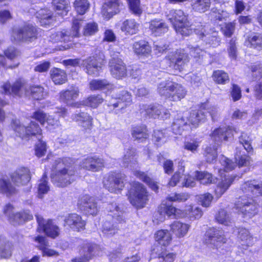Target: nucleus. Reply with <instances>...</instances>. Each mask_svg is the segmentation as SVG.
Here are the masks:
<instances>
[{
  "mask_svg": "<svg viewBox=\"0 0 262 262\" xmlns=\"http://www.w3.org/2000/svg\"><path fill=\"white\" fill-rule=\"evenodd\" d=\"M11 180L0 178V192L8 197L16 194L18 191L17 188H23L25 192L31 191V173L29 168L21 167L9 174Z\"/></svg>",
  "mask_w": 262,
  "mask_h": 262,
  "instance_id": "obj_1",
  "label": "nucleus"
},
{
  "mask_svg": "<svg viewBox=\"0 0 262 262\" xmlns=\"http://www.w3.org/2000/svg\"><path fill=\"white\" fill-rule=\"evenodd\" d=\"M56 169L50 174L51 182L59 188H65L75 182L77 178V169L71 158L63 157L54 163Z\"/></svg>",
  "mask_w": 262,
  "mask_h": 262,
  "instance_id": "obj_2",
  "label": "nucleus"
},
{
  "mask_svg": "<svg viewBox=\"0 0 262 262\" xmlns=\"http://www.w3.org/2000/svg\"><path fill=\"white\" fill-rule=\"evenodd\" d=\"M157 91L160 97L171 102L181 101L187 94L186 89L182 84L170 80L160 82Z\"/></svg>",
  "mask_w": 262,
  "mask_h": 262,
  "instance_id": "obj_3",
  "label": "nucleus"
},
{
  "mask_svg": "<svg viewBox=\"0 0 262 262\" xmlns=\"http://www.w3.org/2000/svg\"><path fill=\"white\" fill-rule=\"evenodd\" d=\"M126 196L130 204L136 209H141L146 206L150 194L147 188L141 182L134 181L129 183Z\"/></svg>",
  "mask_w": 262,
  "mask_h": 262,
  "instance_id": "obj_4",
  "label": "nucleus"
},
{
  "mask_svg": "<svg viewBox=\"0 0 262 262\" xmlns=\"http://www.w3.org/2000/svg\"><path fill=\"white\" fill-rule=\"evenodd\" d=\"M42 30L28 23L18 28H12L11 39L12 41L32 42L41 36Z\"/></svg>",
  "mask_w": 262,
  "mask_h": 262,
  "instance_id": "obj_5",
  "label": "nucleus"
},
{
  "mask_svg": "<svg viewBox=\"0 0 262 262\" xmlns=\"http://www.w3.org/2000/svg\"><path fill=\"white\" fill-rule=\"evenodd\" d=\"M11 125L16 136L23 140H29L33 138L37 139L43 138L42 129L36 121H31L27 126H25L16 120H12Z\"/></svg>",
  "mask_w": 262,
  "mask_h": 262,
  "instance_id": "obj_6",
  "label": "nucleus"
},
{
  "mask_svg": "<svg viewBox=\"0 0 262 262\" xmlns=\"http://www.w3.org/2000/svg\"><path fill=\"white\" fill-rule=\"evenodd\" d=\"M169 20L177 34L183 36H188L192 33L191 24L188 15L181 9L171 10L169 12Z\"/></svg>",
  "mask_w": 262,
  "mask_h": 262,
  "instance_id": "obj_7",
  "label": "nucleus"
},
{
  "mask_svg": "<svg viewBox=\"0 0 262 262\" xmlns=\"http://www.w3.org/2000/svg\"><path fill=\"white\" fill-rule=\"evenodd\" d=\"M126 183V175L116 170L109 172L102 180L103 187L110 192L115 194L121 192Z\"/></svg>",
  "mask_w": 262,
  "mask_h": 262,
  "instance_id": "obj_8",
  "label": "nucleus"
},
{
  "mask_svg": "<svg viewBox=\"0 0 262 262\" xmlns=\"http://www.w3.org/2000/svg\"><path fill=\"white\" fill-rule=\"evenodd\" d=\"M234 207L243 217L251 219L258 213L259 205L252 198L244 195L237 199Z\"/></svg>",
  "mask_w": 262,
  "mask_h": 262,
  "instance_id": "obj_9",
  "label": "nucleus"
},
{
  "mask_svg": "<svg viewBox=\"0 0 262 262\" xmlns=\"http://www.w3.org/2000/svg\"><path fill=\"white\" fill-rule=\"evenodd\" d=\"M165 58L168 61L169 66L180 72L184 70L185 66L189 61L188 54L181 49L170 52Z\"/></svg>",
  "mask_w": 262,
  "mask_h": 262,
  "instance_id": "obj_10",
  "label": "nucleus"
},
{
  "mask_svg": "<svg viewBox=\"0 0 262 262\" xmlns=\"http://www.w3.org/2000/svg\"><path fill=\"white\" fill-rule=\"evenodd\" d=\"M205 242L206 244L212 245L213 249L226 251L223 247L227 243L228 239L225 235L216 227L210 228L206 232Z\"/></svg>",
  "mask_w": 262,
  "mask_h": 262,
  "instance_id": "obj_11",
  "label": "nucleus"
},
{
  "mask_svg": "<svg viewBox=\"0 0 262 262\" xmlns=\"http://www.w3.org/2000/svg\"><path fill=\"white\" fill-rule=\"evenodd\" d=\"M31 118L39 123L48 130H54L60 126V121L53 115H49L42 110L37 109L35 111L31 116Z\"/></svg>",
  "mask_w": 262,
  "mask_h": 262,
  "instance_id": "obj_12",
  "label": "nucleus"
},
{
  "mask_svg": "<svg viewBox=\"0 0 262 262\" xmlns=\"http://www.w3.org/2000/svg\"><path fill=\"white\" fill-rule=\"evenodd\" d=\"M87 222L82 216L76 213H70L66 215L63 220V227L69 230L81 232L86 229Z\"/></svg>",
  "mask_w": 262,
  "mask_h": 262,
  "instance_id": "obj_13",
  "label": "nucleus"
},
{
  "mask_svg": "<svg viewBox=\"0 0 262 262\" xmlns=\"http://www.w3.org/2000/svg\"><path fill=\"white\" fill-rule=\"evenodd\" d=\"M79 167L87 171L98 172L104 167V160L98 156L91 155L82 159Z\"/></svg>",
  "mask_w": 262,
  "mask_h": 262,
  "instance_id": "obj_14",
  "label": "nucleus"
},
{
  "mask_svg": "<svg viewBox=\"0 0 262 262\" xmlns=\"http://www.w3.org/2000/svg\"><path fill=\"white\" fill-rule=\"evenodd\" d=\"M208 109L206 103L200 104L198 109L192 110L187 118V124L190 129L198 127L201 122L206 119V112Z\"/></svg>",
  "mask_w": 262,
  "mask_h": 262,
  "instance_id": "obj_15",
  "label": "nucleus"
},
{
  "mask_svg": "<svg viewBox=\"0 0 262 262\" xmlns=\"http://www.w3.org/2000/svg\"><path fill=\"white\" fill-rule=\"evenodd\" d=\"M235 132V128L231 126H219L211 132L210 137L215 143L221 144L227 141L229 138L233 137Z\"/></svg>",
  "mask_w": 262,
  "mask_h": 262,
  "instance_id": "obj_16",
  "label": "nucleus"
},
{
  "mask_svg": "<svg viewBox=\"0 0 262 262\" xmlns=\"http://www.w3.org/2000/svg\"><path fill=\"white\" fill-rule=\"evenodd\" d=\"M37 222L40 228L46 235L53 239L57 238L60 235V228L56 225L52 219L45 220L42 217L36 215Z\"/></svg>",
  "mask_w": 262,
  "mask_h": 262,
  "instance_id": "obj_17",
  "label": "nucleus"
},
{
  "mask_svg": "<svg viewBox=\"0 0 262 262\" xmlns=\"http://www.w3.org/2000/svg\"><path fill=\"white\" fill-rule=\"evenodd\" d=\"M108 67L111 75L117 79H122L127 75V66L121 58H112L109 61Z\"/></svg>",
  "mask_w": 262,
  "mask_h": 262,
  "instance_id": "obj_18",
  "label": "nucleus"
},
{
  "mask_svg": "<svg viewBox=\"0 0 262 262\" xmlns=\"http://www.w3.org/2000/svg\"><path fill=\"white\" fill-rule=\"evenodd\" d=\"M79 249L82 255L73 258L71 262H90L94 257L95 244L93 243L85 240L79 246Z\"/></svg>",
  "mask_w": 262,
  "mask_h": 262,
  "instance_id": "obj_19",
  "label": "nucleus"
},
{
  "mask_svg": "<svg viewBox=\"0 0 262 262\" xmlns=\"http://www.w3.org/2000/svg\"><path fill=\"white\" fill-rule=\"evenodd\" d=\"M78 208L86 215H96L98 213V208L94 199L89 196H84L78 202Z\"/></svg>",
  "mask_w": 262,
  "mask_h": 262,
  "instance_id": "obj_20",
  "label": "nucleus"
},
{
  "mask_svg": "<svg viewBox=\"0 0 262 262\" xmlns=\"http://www.w3.org/2000/svg\"><path fill=\"white\" fill-rule=\"evenodd\" d=\"M236 178V176L232 174L224 175L221 177L214 190V194L216 199L220 198L227 191Z\"/></svg>",
  "mask_w": 262,
  "mask_h": 262,
  "instance_id": "obj_21",
  "label": "nucleus"
},
{
  "mask_svg": "<svg viewBox=\"0 0 262 262\" xmlns=\"http://www.w3.org/2000/svg\"><path fill=\"white\" fill-rule=\"evenodd\" d=\"M154 239L158 245L154 248H162L170 246L172 241V236L170 230L159 229L154 234Z\"/></svg>",
  "mask_w": 262,
  "mask_h": 262,
  "instance_id": "obj_22",
  "label": "nucleus"
},
{
  "mask_svg": "<svg viewBox=\"0 0 262 262\" xmlns=\"http://www.w3.org/2000/svg\"><path fill=\"white\" fill-rule=\"evenodd\" d=\"M157 212L161 216L176 219L182 217L183 210L172 204L161 203L157 208Z\"/></svg>",
  "mask_w": 262,
  "mask_h": 262,
  "instance_id": "obj_23",
  "label": "nucleus"
},
{
  "mask_svg": "<svg viewBox=\"0 0 262 262\" xmlns=\"http://www.w3.org/2000/svg\"><path fill=\"white\" fill-rule=\"evenodd\" d=\"M47 94L45 88L40 84H30L25 89V96L35 101H38L44 99Z\"/></svg>",
  "mask_w": 262,
  "mask_h": 262,
  "instance_id": "obj_24",
  "label": "nucleus"
},
{
  "mask_svg": "<svg viewBox=\"0 0 262 262\" xmlns=\"http://www.w3.org/2000/svg\"><path fill=\"white\" fill-rule=\"evenodd\" d=\"M131 135L134 140L140 143L149 139V132L146 124H139L132 126Z\"/></svg>",
  "mask_w": 262,
  "mask_h": 262,
  "instance_id": "obj_25",
  "label": "nucleus"
},
{
  "mask_svg": "<svg viewBox=\"0 0 262 262\" xmlns=\"http://www.w3.org/2000/svg\"><path fill=\"white\" fill-rule=\"evenodd\" d=\"M97 56H90L83 60V65L86 70V73L90 75L98 76L102 67L98 61Z\"/></svg>",
  "mask_w": 262,
  "mask_h": 262,
  "instance_id": "obj_26",
  "label": "nucleus"
},
{
  "mask_svg": "<svg viewBox=\"0 0 262 262\" xmlns=\"http://www.w3.org/2000/svg\"><path fill=\"white\" fill-rule=\"evenodd\" d=\"M243 193L256 194L262 196V181L251 179L245 181L241 186Z\"/></svg>",
  "mask_w": 262,
  "mask_h": 262,
  "instance_id": "obj_27",
  "label": "nucleus"
},
{
  "mask_svg": "<svg viewBox=\"0 0 262 262\" xmlns=\"http://www.w3.org/2000/svg\"><path fill=\"white\" fill-rule=\"evenodd\" d=\"M190 225L180 221H174L170 225V231L176 238L181 239L185 237L190 228Z\"/></svg>",
  "mask_w": 262,
  "mask_h": 262,
  "instance_id": "obj_28",
  "label": "nucleus"
},
{
  "mask_svg": "<svg viewBox=\"0 0 262 262\" xmlns=\"http://www.w3.org/2000/svg\"><path fill=\"white\" fill-rule=\"evenodd\" d=\"M25 85L24 81L21 79H17L11 85L9 82L4 83L2 86L5 94L12 95L18 97H21V90Z\"/></svg>",
  "mask_w": 262,
  "mask_h": 262,
  "instance_id": "obj_29",
  "label": "nucleus"
},
{
  "mask_svg": "<svg viewBox=\"0 0 262 262\" xmlns=\"http://www.w3.org/2000/svg\"><path fill=\"white\" fill-rule=\"evenodd\" d=\"M151 253L155 254L160 262H174L177 256L175 252H170L168 247L162 248H153Z\"/></svg>",
  "mask_w": 262,
  "mask_h": 262,
  "instance_id": "obj_30",
  "label": "nucleus"
},
{
  "mask_svg": "<svg viewBox=\"0 0 262 262\" xmlns=\"http://www.w3.org/2000/svg\"><path fill=\"white\" fill-rule=\"evenodd\" d=\"M246 46L251 49L262 50V32H253L249 33L245 40Z\"/></svg>",
  "mask_w": 262,
  "mask_h": 262,
  "instance_id": "obj_31",
  "label": "nucleus"
},
{
  "mask_svg": "<svg viewBox=\"0 0 262 262\" xmlns=\"http://www.w3.org/2000/svg\"><path fill=\"white\" fill-rule=\"evenodd\" d=\"M149 30L155 36H160L168 30L167 25L162 19H154L149 22Z\"/></svg>",
  "mask_w": 262,
  "mask_h": 262,
  "instance_id": "obj_32",
  "label": "nucleus"
},
{
  "mask_svg": "<svg viewBox=\"0 0 262 262\" xmlns=\"http://www.w3.org/2000/svg\"><path fill=\"white\" fill-rule=\"evenodd\" d=\"M133 49L137 55L144 57L149 56L152 52L151 47L149 42L144 39L135 41L133 45Z\"/></svg>",
  "mask_w": 262,
  "mask_h": 262,
  "instance_id": "obj_33",
  "label": "nucleus"
},
{
  "mask_svg": "<svg viewBox=\"0 0 262 262\" xmlns=\"http://www.w3.org/2000/svg\"><path fill=\"white\" fill-rule=\"evenodd\" d=\"M79 95L78 88L72 85L70 89H66L59 92V100L68 105L70 102L77 99Z\"/></svg>",
  "mask_w": 262,
  "mask_h": 262,
  "instance_id": "obj_34",
  "label": "nucleus"
},
{
  "mask_svg": "<svg viewBox=\"0 0 262 262\" xmlns=\"http://www.w3.org/2000/svg\"><path fill=\"white\" fill-rule=\"evenodd\" d=\"M50 78L55 85H62L68 81V75L65 70L53 67L50 71Z\"/></svg>",
  "mask_w": 262,
  "mask_h": 262,
  "instance_id": "obj_35",
  "label": "nucleus"
},
{
  "mask_svg": "<svg viewBox=\"0 0 262 262\" xmlns=\"http://www.w3.org/2000/svg\"><path fill=\"white\" fill-rule=\"evenodd\" d=\"M134 175L142 182L146 184L149 188L156 192L159 190L158 183L150 178L147 172L136 170L134 171Z\"/></svg>",
  "mask_w": 262,
  "mask_h": 262,
  "instance_id": "obj_36",
  "label": "nucleus"
},
{
  "mask_svg": "<svg viewBox=\"0 0 262 262\" xmlns=\"http://www.w3.org/2000/svg\"><path fill=\"white\" fill-rule=\"evenodd\" d=\"M73 121L78 122L85 130L91 129L93 125V118L88 113L80 112L73 114Z\"/></svg>",
  "mask_w": 262,
  "mask_h": 262,
  "instance_id": "obj_37",
  "label": "nucleus"
},
{
  "mask_svg": "<svg viewBox=\"0 0 262 262\" xmlns=\"http://www.w3.org/2000/svg\"><path fill=\"white\" fill-rule=\"evenodd\" d=\"M183 215L189 220L194 221L201 219L203 215V211L199 207L189 204L186 205V208L183 210Z\"/></svg>",
  "mask_w": 262,
  "mask_h": 262,
  "instance_id": "obj_38",
  "label": "nucleus"
},
{
  "mask_svg": "<svg viewBox=\"0 0 262 262\" xmlns=\"http://www.w3.org/2000/svg\"><path fill=\"white\" fill-rule=\"evenodd\" d=\"M140 24L135 19L125 20L121 27V29L126 35H133L139 31Z\"/></svg>",
  "mask_w": 262,
  "mask_h": 262,
  "instance_id": "obj_39",
  "label": "nucleus"
},
{
  "mask_svg": "<svg viewBox=\"0 0 262 262\" xmlns=\"http://www.w3.org/2000/svg\"><path fill=\"white\" fill-rule=\"evenodd\" d=\"M51 4L54 11L61 17L67 15L71 8L67 0H52Z\"/></svg>",
  "mask_w": 262,
  "mask_h": 262,
  "instance_id": "obj_40",
  "label": "nucleus"
},
{
  "mask_svg": "<svg viewBox=\"0 0 262 262\" xmlns=\"http://www.w3.org/2000/svg\"><path fill=\"white\" fill-rule=\"evenodd\" d=\"M237 238L241 245L248 247L252 245L253 236L248 229L244 227H239L237 229Z\"/></svg>",
  "mask_w": 262,
  "mask_h": 262,
  "instance_id": "obj_41",
  "label": "nucleus"
},
{
  "mask_svg": "<svg viewBox=\"0 0 262 262\" xmlns=\"http://www.w3.org/2000/svg\"><path fill=\"white\" fill-rule=\"evenodd\" d=\"M36 16L42 26H49L55 21L53 14L47 9H42L37 11Z\"/></svg>",
  "mask_w": 262,
  "mask_h": 262,
  "instance_id": "obj_42",
  "label": "nucleus"
},
{
  "mask_svg": "<svg viewBox=\"0 0 262 262\" xmlns=\"http://www.w3.org/2000/svg\"><path fill=\"white\" fill-rule=\"evenodd\" d=\"M113 84L106 79H92L89 83V88L92 91L111 90Z\"/></svg>",
  "mask_w": 262,
  "mask_h": 262,
  "instance_id": "obj_43",
  "label": "nucleus"
},
{
  "mask_svg": "<svg viewBox=\"0 0 262 262\" xmlns=\"http://www.w3.org/2000/svg\"><path fill=\"white\" fill-rule=\"evenodd\" d=\"M104 101L102 97L99 94L91 95L85 98L82 101L83 105L90 107L92 108H96Z\"/></svg>",
  "mask_w": 262,
  "mask_h": 262,
  "instance_id": "obj_44",
  "label": "nucleus"
},
{
  "mask_svg": "<svg viewBox=\"0 0 262 262\" xmlns=\"http://www.w3.org/2000/svg\"><path fill=\"white\" fill-rule=\"evenodd\" d=\"M249 154H246L241 150H236L234 154V161L239 168L248 166L251 161Z\"/></svg>",
  "mask_w": 262,
  "mask_h": 262,
  "instance_id": "obj_45",
  "label": "nucleus"
},
{
  "mask_svg": "<svg viewBox=\"0 0 262 262\" xmlns=\"http://www.w3.org/2000/svg\"><path fill=\"white\" fill-rule=\"evenodd\" d=\"M211 77L213 81L216 84L224 85L230 81L228 73L222 70H214Z\"/></svg>",
  "mask_w": 262,
  "mask_h": 262,
  "instance_id": "obj_46",
  "label": "nucleus"
},
{
  "mask_svg": "<svg viewBox=\"0 0 262 262\" xmlns=\"http://www.w3.org/2000/svg\"><path fill=\"white\" fill-rule=\"evenodd\" d=\"M210 6L211 1L210 0H194L191 4V8L193 11L200 13L208 11Z\"/></svg>",
  "mask_w": 262,
  "mask_h": 262,
  "instance_id": "obj_47",
  "label": "nucleus"
},
{
  "mask_svg": "<svg viewBox=\"0 0 262 262\" xmlns=\"http://www.w3.org/2000/svg\"><path fill=\"white\" fill-rule=\"evenodd\" d=\"M73 7L78 15H83L89 11L90 3L88 0H75Z\"/></svg>",
  "mask_w": 262,
  "mask_h": 262,
  "instance_id": "obj_48",
  "label": "nucleus"
},
{
  "mask_svg": "<svg viewBox=\"0 0 262 262\" xmlns=\"http://www.w3.org/2000/svg\"><path fill=\"white\" fill-rule=\"evenodd\" d=\"M119 228L112 222L105 221L102 226L101 231L104 236L110 237L118 233Z\"/></svg>",
  "mask_w": 262,
  "mask_h": 262,
  "instance_id": "obj_49",
  "label": "nucleus"
},
{
  "mask_svg": "<svg viewBox=\"0 0 262 262\" xmlns=\"http://www.w3.org/2000/svg\"><path fill=\"white\" fill-rule=\"evenodd\" d=\"M214 220L217 223L225 226H230L231 223V218L224 209L218 210L214 216Z\"/></svg>",
  "mask_w": 262,
  "mask_h": 262,
  "instance_id": "obj_50",
  "label": "nucleus"
},
{
  "mask_svg": "<svg viewBox=\"0 0 262 262\" xmlns=\"http://www.w3.org/2000/svg\"><path fill=\"white\" fill-rule=\"evenodd\" d=\"M239 142L242 144L247 153L252 154L253 153V148L252 146V140L250 136L245 132H242L238 137Z\"/></svg>",
  "mask_w": 262,
  "mask_h": 262,
  "instance_id": "obj_51",
  "label": "nucleus"
},
{
  "mask_svg": "<svg viewBox=\"0 0 262 262\" xmlns=\"http://www.w3.org/2000/svg\"><path fill=\"white\" fill-rule=\"evenodd\" d=\"M185 171V166L181 165L178 168V170L175 171L171 176L167 184L168 187H174L180 182L182 176Z\"/></svg>",
  "mask_w": 262,
  "mask_h": 262,
  "instance_id": "obj_52",
  "label": "nucleus"
},
{
  "mask_svg": "<svg viewBox=\"0 0 262 262\" xmlns=\"http://www.w3.org/2000/svg\"><path fill=\"white\" fill-rule=\"evenodd\" d=\"M249 73L253 80H256L262 78V63L257 61L248 67Z\"/></svg>",
  "mask_w": 262,
  "mask_h": 262,
  "instance_id": "obj_53",
  "label": "nucleus"
},
{
  "mask_svg": "<svg viewBox=\"0 0 262 262\" xmlns=\"http://www.w3.org/2000/svg\"><path fill=\"white\" fill-rule=\"evenodd\" d=\"M190 198V194L187 192H174L171 195L167 196L165 200L167 202L173 203H184L186 202Z\"/></svg>",
  "mask_w": 262,
  "mask_h": 262,
  "instance_id": "obj_54",
  "label": "nucleus"
},
{
  "mask_svg": "<svg viewBox=\"0 0 262 262\" xmlns=\"http://www.w3.org/2000/svg\"><path fill=\"white\" fill-rule=\"evenodd\" d=\"M151 139L154 145L157 147H161L166 142V135L160 129H155L153 131Z\"/></svg>",
  "mask_w": 262,
  "mask_h": 262,
  "instance_id": "obj_55",
  "label": "nucleus"
},
{
  "mask_svg": "<svg viewBox=\"0 0 262 262\" xmlns=\"http://www.w3.org/2000/svg\"><path fill=\"white\" fill-rule=\"evenodd\" d=\"M107 106L110 113L116 114L125 108V105H122L121 102H119L116 97L111 98L107 104Z\"/></svg>",
  "mask_w": 262,
  "mask_h": 262,
  "instance_id": "obj_56",
  "label": "nucleus"
},
{
  "mask_svg": "<svg viewBox=\"0 0 262 262\" xmlns=\"http://www.w3.org/2000/svg\"><path fill=\"white\" fill-rule=\"evenodd\" d=\"M50 187L48 185V177L46 173H44L42 174L38 186V195L40 198H42V195L48 193Z\"/></svg>",
  "mask_w": 262,
  "mask_h": 262,
  "instance_id": "obj_57",
  "label": "nucleus"
},
{
  "mask_svg": "<svg viewBox=\"0 0 262 262\" xmlns=\"http://www.w3.org/2000/svg\"><path fill=\"white\" fill-rule=\"evenodd\" d=\"M35 155L38 158L45 156L47 152V143L42 138L38 139V142L34 146Z\"/></svg>",
  "mask_w": 262,
  "mask_h": 262,
  "instance_id": "obj_58",
  "label": "nucleus"
},
{
  "mask_svg": "<svg viewBox=\"0 0 262 262\" xmlns=\"http://www.w3.org/2000/svg\"><path fill=\"white\" fill-rule=\"evenodd\" d=\"M195 177L196 180L203 184H211L213 180L212 174L206 171H196Z\"/></svg>",
  "mask_w": 262,
  "mask_h": 262,
  "instance_id": "obj_59",
  "label": "nucleus"
},
{
  "mask_svg": "<svg viewBox=\"0 0 262 262\" xmlns=\"http://www.w3.org/2000/svg\"><path fill=\"white\" fill-rule=\"evenodd\" d=\"M98 31V25L95 21L89 22L86 24L83 29V34L85 36H92Z\"/></svg>",
  "mask_w": 262,
  "mask_h": 262,
  "instance_id": "obj_60",
  "label": "nucleus"
},
{
  "mask_svg": "<svg viewBox=\"0 0 262 262\" xmlns=\"http://www.w3.org/2000/svg\"><path fill=\"white\" fill-rule=\"evenodd\" d=\"M235 20L225 24L224 27L221 28V31L223 35L226 37H231L234 34L235 29Z\"/></svg>",
  "mask_w": 262,
  "mask_h": 262,
  "instance_id": "obj_61",
  "label": "nucleus"
},
{
  "mask_svg": "<svg viewBox=\"0 0 262 262\" xmlns=\"http://www.w3.org/2000/svg\"><path fill=\"white\" fill-rule=\"evenodd\" d=\"M172 126L173 129L177 130L179 133L184 130L188 129V127H189L188 124H187V120L186 121L183 117L175 119L172 123Z\"/></svg>",
  "mask_w": 262,
  "mask_h": 262,
  "instance_id": "obj_62",
  "label": "nucleus"
},
{
  "mask_svg": "<svg viewBox=\"0 0 262 262\" xmlns=\"http://www.w3.org/2000/svg\"><path fill=\"white\" fill-rule=\"evenodd\" d=\"M130 11L135 15L140 16L142 9L140 6V0H127Z\"/></svg>",
  "mask_w": 262,
  "mask_h": 262,
  "instance_id": "obj_63",
  "label": "nucleus"
},
{
  "mask_svg": "<svg viewBox=\"0 0 262 262\" xmlns=\"http://www.w3.org/2000/svg\"><path fill=\"white\" fill-rule=\"evenodd\" d=\"M206 161L207 163H212L217 158L216 150L211 146H207L204 152Z\"/></svg>",
  "mask_w": 262,
  "mask_h": 262,
  "instance_id": "obj_64",
  "label": "nucleus"
}]
</instances>
